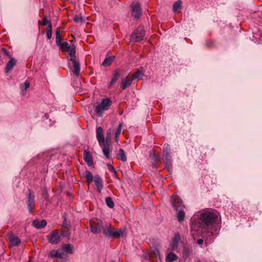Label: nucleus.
<instances>
[{
	"instance_id": "nucleus-7",
	"label": "nucleus",
	"mask_w": 262,
	"mask_h": 262,
	"mask_svg": "<svg viewBox=\"0 0 262 262\" xmlns=\"http://www.w3.org/2000/svg\"><path fill=\"white\" fill-rule=\"evenodd\" d=\"M132 16L135 19H138L142 15V10L138 2L134 1L130 5Z\"/></svg>"
},
{
	"instance_id": "nucleus-32",
	"label": "nucleus",
	"mask_w": 262,
	"mask_h": 262,
	"mask_svg": "<svg viewBox=\"0 0 262 262\" xmlns=\"http://www.w3.org/2000/svg\"><path fill=\"white\" fill-rule=\"evenodd\" d=\"M113 130L111 128L108 129L107 130L106 136L105 139L104 143L111 144L112 141V134Z\"/></svg>"
},
{
	"instance_id": "nucleus-35",
	"label": "nucleus",
	"mask_w": 262,
	"mask_h": 262,
	"mask_svg": "<svg viewBox=\"0 0 262 262\" xmlns=\"http://www.w3.org/2000/svg\"><path fill=\"white\" fill-rule=\"evenodd\" d=\"M56 43L57 45H59V42L61 41V37L60 35V28L58 27L56 29Z\"/></svg>"
},
{
	"instance_id": "nucleus-12",
	"label": "nucleus",
	"mask_w": 262,
	"mask_h": 262,
	"mask_svg": "<svg viewBox=\"0 0 262 262\" xmlns=\"http://www.w3.org/2000/svg\"><path fill=\"white\" fill-rule=\"evenodd\" d=\"M96 137L99 142L100 146H102V143L105 142V138L103 136V129L101 127L99 126L96 129Z\"/></svg>"
},
{
	"instance_id": "nucleus-45",
	"label": "nucleus",
	"mask_w": 262,
	"mask_h": 262,
	"mask_svg": "<svg viewBox=\"0 0 262 262\" xmlns=\"http://www.w3.org/2000/svg\"><path fill=\"white\" fill-rule=\"evenodd\" d=\"M2 52L6 55L8 56L9 57H10V55L9 54V52L8 51L5 49V48H2Z\"/></svg>"
},
{
	"instance_id": "nucleus-3",
	"label": "nucleus",
	"mask_w": 262,
	"mask_h": 262,
	"mask_svg": "<svg viewBox=\"0 0 262 262\" xmlns=\"http://www.w3.org/2000/svg\"><path fill=\"white\" fill-rule=\"evenodd\" d=\"M111 104L112 101L110 99L105 98L102 99L100 104L94 106L95 107V113L99 117H102L103 112L108 110Z\"/></svg>"
},
{
	"instance_id": "nucleus-47",
	"label": "nucleus",
	"mask_w": 262,
	"mask_h": 262,
	"mask_svg": "<svg viewBox=\"0 0 262 262\" xmlns=\"http://www.w3.org/2000/svg\"><path fill=\"white\" fill-rule=\"evenodd\" d=\"M203 238H200L197 240L196 243L199 245H202L203 244V239L204 238L202 237ZM205 240H206L205 238H204ZM207 243H208L206 241H205Z\"/></svg>"
},
{
	"instance_id": "nucleus-17",
	"label": "nucleus",
	"mask_w": 262,
	"mask_h": 262,
	"mask_svg": "<svg viewBox=\"0 0 262 262\" xmlns=\"http://www.w3.org/2000/svg\"><path fill=\"white\" fill-rule=\"evenodd\" d=\"M47 225V222L45 220L40 221L38 220H34L32 222V226L37 229H40L45 227Z\"/></svg>"
},
{
	"instance_id": "nucleus-11",
	"label": "nucleus",
	"mask_w": 262,
	"mask_h": 262,
	"mask_svg": "<svg viewBox=\"0 0 262 262\" xmlns=\"http://www.w3.org/2000/svg\"><path fill=\"white\" fill-rule=\"evenodd\" d=\"M94 181L97 188L98 192H101L103 188V181L98 175H95L94 177Z\"/></svg>"
},
{
	"instance_id": "nucleus-23",
	"label": "nucleus",
	"mask_w": 262,
	"mask_h": 262,
	"mask_svg": "<svg viewBox=\"0 0 262 262\" xmlns=\"http://www.w3.org/2000/svg\"><path fill=\"white\" fill-rule=\"evenodd\" d=\"M110 144L107 143H102L103 145V148H102V152L104 155L105 156V157L107 159H110V153L111 151V150L110 149Z\"/></svg>"
},
{
	"instance_id": "nucleus-19",
	"label": "nucleus",
	"mask_w": 262,
	"mask_h": 262,
	"mask_svg": "<svg viewBox=\"0 0 262 262\" xmlns=\"http://www.w3.org/2000/svg\"><path fill=\"white\" fill-rule=\"evenodd\" d=\"M9 246L10 247L12 246H17L19 245L21 242L20 239L17 236H10L9 238Z\"/></svg>"
},
{
	"instance_id": "nucleus-15",
	"label": "nucleus",
	"mask_w": 262,
	"mask_h": 262,
	"mask_svg": "<svg viewBox=\"0 0 262 262\" xmlns=\"http://www.w3.org/2000/svg\"><path fill=\"white\" fill-rule=\"evenodd\" d=\"M181 241V236L180 234H177L173 237L172 243L171 244V247L172 250H176L178 247L179 242Z\"/></svg>"
},
{
	"instance_id": "nucleus-31",
	"label": "nucleus",
	"mask_w": 262,
	"mask_h": 262,
	"mask_svg": "<svg viewBox=\"0 0 262 262\" xmlns=\"http://www.w3.org/2000/svg\"><path fill=\"white\" fill-rule=\"evenodd\" d=\"M149 157L156 162L159 161L161 159L160 156L157 154L155 150H152L150 152Z\"/></svg>"
},
{
	"instance_id": "nucleus-5",
	"label": "nucleus",
	"mask_w": 262,
	"mask_h": 262,
	"mask_svg": "<svg viewBox=\"0 0 262 262\" xmlns=\"http://www.w3.org/2000/svg\"><path fill=\"white\" fill-rule=\"evenodd\" d=\"M145 31L142 26L138 27L131 34L130 40L132 41L140 42L144 39Z\"/></svg>"
},
{
	"instance_id": "nucleus-6",
	"label": "nucleus",
	"mask_w": 262,
	"mask_h": 262,
	"mask_svg": "<svg viewBox=\"0 0 262 262\" xmlns=\"http://www.w3.org/2000/svg\"><path fill=\"white\" fill-rule=\"evenodd\" d=\"M106 224L107 223H104L101 220L97 222L93 221L91 224V232L94 234H98L101 232L103 233Z\"/></svg>"
},
{
	"instance_id": "nucleus-21",
	"label": "nucleus",
	"mask_w": 262,
	"mask_h": 262,
	"mask_svg": "<svg viewBox=\"0 0 262 262\" xmlns=\"http://www.w3.org/2000/svg\"><path fill=\"white\" fill-rule=\"evenodd\" d=\"M133 78H128L126 77L125 79H122L121 82V88L122 90H125L127 86L130 85L133 82Z\"/></svg>"
},
{
	"instance_id": "nucleus-1",
	"label": "nucleus",
	"mask_w": 262,
	"mask_h": 262,
	"mask_svg": "<svg viewBox=\"0 0 262 262\" xmlns=\"http://www.w3.org/2000/svg\"><path fill=\"white\" fill-rule=\"evenodd\" d=\"M196 216L198 220L195 221V224L202 229L201 236L208 243H212L213 235L218 233L217 228L214 225L218 219L217 212L206 209L199 211Z\"/></svg>"
},
{
	"instance_id": "nucleus-49",
	"label": "nucleus",
	"mask_w": 262,
	"mask_h": 262,
	"mask_svg": "<svg viewBox=\"0 0 262 262\" xmlns=\"http://www.w3.org/2000/svg\"><path fill=\"white\" fill-rule=\"evenodd\" d=\"M42 20H38V25H41Z\"/></svg>"
},
{
	"instance_id": "nucleus-27",
	"label": "nucleus",
	"mask_w": 262,
	"mask_h": 262,
	"mask_svg": "<svg viewBox=\"0 0 262 262\" xmlns=\"http://www.w3.org/2000/svg\"><path fill=\"white\" fill-rule=\"evenodd\" d=\"M48 256L51 258H62V257L60 253L59 252L58 250H52L49 253Z\"/></svg>"
},
{
	"instance_id": "nucleus-43",
	"label": "nucleus",
	"mask_w": 262,
	"mask_h": 262,
	"mask_svg": "<svg viewBox=\"0 0 262 262\" xmlns=\"http://www.w3.org/2000/svg\"><path fill=\"white\" fill-rule=\"evenodd\" d=\"M50 21H51L50 20ZM49 21H48L47 20V17L45 16L43 17V18L42 19L41 25H42V26H46V25H48V26L49 25Z\"/></svg>"
},
{
	"instance_id": "nucleus-33",
	"label": "nucleus",
	"mask_w": 262,
	"mask_h": 262,
	"mask_svg": "<svg viewBox=\"0 0 262 262\" xmlns=\"http://www.w3.org/2000/svg\"><path fill=\"white\" fill-rule=\"evenodd\" d=\"M181 4L182 2L181 1H177L174 3L172 7L174 12L177 13L179 12V9L181 8Z\"/></svg>"
},
{
	"instance_id": "nucleus-48",
	"label": "nucleus",
	"mask_w": 262,
	"mask_h": 262,
	"mask_svg": "<svg viewBox=\"0 0 262 262\" xmlns=\"http://www.w3.org/2000/svg\"><path fill=\"white\" fill-rule=\"evenodd\" d=\"M213 42L212 41H207V42H206V46L207 47H211V46H212V45H213Z\"/></svg>"
},
{
	"instance_id": "nucleus-46",
	"label": "nucleus",
	"mask_w": 262,
	"mask_h": 262,
	"mask_svg": "<svg viewBox=\"0 0 262 262\" xmlns=\"http://www.w3.org/2000/svg\"><path fill=\"white\" fill-rule=\"evenodd\" d=\"M107 167L110 171H111L112 172H116V170H115V168L112 165L108 164Z\"/></svg>"
},
{
	"instance_id": "nucleus-10",
	"label": "nucleus",
	"mask_w": 262,
	"mask_h": 262,
	"mask_svg": "<svg viewBox=\"0 0 262 262\" xmlns=\"http://www.w3.org/2000/svg\"><path fill=\"white\" fill-rule=\"evenodd\" d=\"M61 235L58 230L53 231L47 235V238L49 243L52 244H57L60 241Z\"/></svg>"
},
{
	"instance_id": "nucleus-13",
	"label": "nucleus",
	"mask_w": 262,
	"mask_h": 262,
	"mask_svg": "<svg viewBox=\"0 0 262 262\" xmlns=\"http://www.w3.org/2000/svg\"><path fill=\"white\" fill-rule=\"evenodd\" d=\"M121 74V71L119 69H116L112 74V78L108 84V88H111L112 85L118 80Z\"/></svg>"
},
{
	"instance_id": "nucleus-9",
	"label": "nucleus",
	"mask_w": 262,
	"mask_h": 262,
	"mask_svg": "<svg viewBox=\"0 0 262 262\" xmlns=\"http://www.w3.org/2000/svg\"><path fill=\"white\" fill-rule=\"evenodd\" d=\"M34 193L31 190H28V192L27 194V204L29 209V212L30 213L32 212L34 207L35 206V200Z\"/></svg>"
},
{
	"instance_id": "nucleus-44",
	"label": "nucleus",
	"mask_w": 262,
	"mask_h": 262,
	"mask_svg": "<svg viewBox=\"0 0 262 262\" xmlns=\"http://www.w3.org/2000/svg\"><path fill=\"white\" fill-rule=\"evenodd\" d=\"M63 228L64 229H71V225L67 223L66 222H64L63 223Z\"/></svg>"
},
{
	"instance_id": "nucleus-22",
	"label": "nucleus",
	"mask_w": 262,
	"mask_h": 262,
	"mask_svg": "<svg viewBox=\"0 0 262 262\" xmlns=\"http://www.w3.org/2000/svg\"><path fill=\"white\" fill-rule=\"evenodd\" d=\"M184 209H180L178 210H175L177 211L176 216L178 219V221L181 223L184 220L185 213L183 210Z\"/></svg>"
},
{
	"instance_id": "nucleus-36",
	"label": "nucleus",
	"mask_w": 262,
	"mask_h": 262,
	"mask_svg": "<svg viewBox=\"0 0 262 262\" xmlns=\"http://www.w3.org/2000/svg\"><path fill=\"white\" fill-rule=\"evenodd\" d=\"M73 47L70 49V51H68V52H69V55L71 57V61H73V60H76V51L75 46L74 45H73Z\"/></svg>"
},
{
	"instance_id": "nucleus-30",
	"label": "nucleus",
	"mask_w": 262,
	"mask_h": 262,
	"mask_svg": "<svg viewBox=\"0 0 262 262\" xmlns=\"http://www.w3.org/2000/svg\"><path fill=\"white\" fill-rule=\"evenodd\" d=\"M115 58V57L114 56H109L108 57H106L102 62V66L104 67H107L111 65L113 61Z\"/></svg>"
},
{
	"instance_id": "nucleus-38",
	"label": "nucleus",
	"mask_w": 262,
	"mask_h": 262,
	"mask_svg": "<svg viewBox=\"0 0 262 262\" xmlns=\"http://www.w3.org/2000/svg\"><path fill=\"white\" fill-rule=\"evenodd\" d=\"M105 203L107 206L110 208H113L115 204L111 197H106L105 199Z\"/></svg>"
},
{
	"instance_id": "nucleus-4",
	"label": "nucleus",
	"mask_w": 262,
	"mask_h": 262,
	"mask_svg": "<svg viewBox=\"0 0 262 262\" xmlns=\"http://www.w3.org/2000/svg\"><path fill=\"white\" fill-rule=\"evenodd\" d=\"M170 148L168 144H165L163 148L162 159L169 171L172 169V160L170 155Z\"/></svg>"
},
{
	"instance_id": "nucleus-2",
	"label": "nucleus",
	"mask_w": 262,
	"mask_h": 262,
	"mask_svg": "<svg viewBox=\"0 0 262 262\" xmlns=\"http://www.w3.org/2000/svg\"><path fill=\"white\" fill-rule=\"evenodd\" d=\"M126 231L125 227L120 228H115L112 226L111 224L107 223L104 228V235L107 238H119L120 236L123 237L124 234Z\"/></svg>"
},
{
	"instance_id": "nucleus-34",
	"label": "nucleus",
	"mask_w": 262,
	"mask_h": 262,
	"mask_svg": "<svg viewBox=\"0 0 262 262\" xmlns=\"http://www.w3.org/2000/svg\"><path fill=\"white\" fill-rule=\"evenodd\" d=\"M73 246L70 244H63L62 249L64 251L68 254H72L73 253L72 250Z\"/></svg>"
},
{
	"instance_id": "nucleus-50",
	"label": "nucleus",
	"mask_w": 262,
	"mask_h": 262,
	"mask_svg": "<svg viewBox=\"0 0 262 262\" xmlns=\"http://www.w3.org/2000/svg\"><path fill=\"white\" fill-rule=\"evenodd\" d=\"M110 262H116V261L115 260H112Z\"/></svg>"
},
{
	"instance_id": "nucleus-39",
	"label": "nucleus",
	"mask_w": 262,
	"mask_h": 262,
	"mask_svg": "<svg viewBox=\"0 0 262 262\" xmlns=\"http://www.w3.org/2000/svg\"><path fill=\"white\" fill-rule=\"evenodd\" d=\"M190 253V250L188 248L185 247L183 248V252H182L183 258H184L185 259L187 258L189 256Z\"/></svg>"
},
{
	"instance_id": "nucleus-18",
	"label": "nucleus",
	"mask_w": 262,
	"mask_h": 262,
	"mask_svg": "<svg viewBox=\"0 0 262 262\" xmlns=\"http://www.w3.org/2000/svg\"><path fill=\"white\" fill-rule=\"evenodd\" d=\"M83 158L89 166H92L93 164L92 157L89 151H84Z\"/></svg>"
},
{
	"instance_id": "nucleus-29",
	"label": "nucleus",
	"mask_w": 262,
	"mask_h": 262,
	"mask_svg": "<svg viewBox=\"0 0 262 262\" xmlns=\"http://www.w3.org/2000/svg\"><path fill=\"white\" fill-rule=\"evenodd\" d=\"M178 258V256L173 252L169 253L166 257V260L168 262H173Z\"/></svg>"
},
{
	"instance_id": "nucleus-25",
	"label": "nucleus",
	"mask_w": 262,
	"mask_h": 262,
	"mask_svg": "<svg viewBox=\"0 0 262 262\" xmlns=\"http://www.w3.org/2000/svg\"><path fill=\"white\" fill-rule=\"evenodd\" d=\"M83 177L86 178V183L90 185L93 181L94 177L92 173L89 170H85L83 172Z\"/></svg>"
},
{
	"instance_id": "nucleus-40",
	"label": "nucleus",
	"mask_w": 262,
	"mask_h": 262,
	"mask_svg": "<svg viewBox=\"0 0 262 262\" xmlns=\"http://www.w3.org/2000/svg\"><path fill=\"white\" fill-rule=\"evenodd\" d=\"M71 229H63L61 232L60 233L61 236L63 237H69L71 235Z\"/></svg>"
},
{
	"instance_id": "nucleus-37",
	"label": "nucleus",
	"mask_w": 262,
	"mask_h": 262,
	"mask_svg": "<svg viewBox=\"0 0 262 262\" xmlns=\"http://www.w3.org/2000/svg\"><path fill=\"white\" fill-rule=\"evenodd\" d=\"M122 129V124L120 123L118 126V128L115 132V139L116 142H118L119 140V135L121 134V130Z\"/></svg>"
},
{
	"instance_id": "nucleus-20",
	"label": "nucleus",
	"mask_w": 262,
	"mask_h": 262,
	"mask_svg": "<svg viewBox=\"0 0 262 262\" xmlns=\"http://www.w3.org/2000/svg\"><path fill=\"white\" fill-rule=\"evenodd\" d=\"M145 69L143 67H140L132 75L133 79H140L144 75Z\"/></svg>"
},
{
	"instance_id": "nucleus-14",
	"label": "nucleus",
	"mask_w": 262,
	"mask_h": 262,
	"mask_svg": "<svg viewBox=\"0 0 262 262\" xmlns=\"http://www.w3.org/2000/svg\"><path fill=\"white\" fill-rule=\"evenodd\" d=\"M17 60L14 58L11 57L10 60L7 63L5 69V72L8 73L12 70L14 66L16 64Z\"/></svg>"
},
{
	"instance_id": "nucleus-26",
	"label": "nucleus",
	"mask_w": 262,
	"mask_h": 262,
	"mask_svg": "<svg viewBox=\"0 0 262 262\" xmlns=\"http://www.w3.org/2000/svg\"><path fill=\"white\" fill-rule=\"evenodd\" d=\"M117 158L123 162H125L127 160L125 151L122 148H120L119 149V152L117 155Z\"/></svg>"
},
{
	"instance_id": "nucleus-42",
	"label": "nucleus",
	"mask_w": 262,
	"mask_h": 262,
	"mask_svg": "<svg viewBox=\"0 0 262 262\" xmlns=\"http://www.w3.org/2000/svg\"><path fill=\"white\" fill-rule=\"evenodd\" d=\"M74 20L76 23L82 22L84 21L82 17L81 16H79V15H76L74 18Z\"/></svg>"
},
{
	"instance_id": "nucleus-28",
	"label": "nucleus",
	"mask_w": 262,
	"mask_h": 262,
	"mask_svg": "<svg viewBox=\"0 0 262 262\" xmlns=\"http://www.w3.org/2000/svg\"><path fill=\"white\" fill-rule=\"evenodd\" d=\"M46 35L48 40L51 38L52 36V27L51 21H49V25L46 30Z\"/></svg>"
},
{
	"instance_id": "nucleus-8",
	"label": "nucleus",
	"mask_w": 262,
	"mask_h": 262,
	"mask_svg": "<svg viewBox=\"0 0 262 262\" xmlns=\"http://www.w3.org/2000/svg\"><path fill=\"white\" fill-rule=\"evenodd\" d=\"M170 202L174 210L184 209L185 208L183 201L177 194H173L170 198Z\"/></svg>"
},
{
	"instance_id": "nucleus-24",
	"label": "nucleus",
	"mask_w": 262,
	"mask_h": 262,
	"mask_svg": "<svg viewBox=\"0 0 262 262\" xmlns=\"http://www.w3.org/2000/svg\"><path fill=\"white\" fill-rule=\"evenodd\" d=\"M73 63L74 70L73 72L77 76H78L80 74V63L76 60H73L72 61Z\"/></svg>"
},
{
	"instance_id": "nucleus-41",
	"label": "nucleus",
	"mask_w": 262,
	"mask_h": 262,
	"mask_svg": "<svg viewBox=\"0 0 262 262\" xmlns=\"http://www.w3.org/2000/svg\"><path fill=\"white\" fill-rule=\"evenodd\" d=\"M29 86V82L28 81H26L24 83L20 84L21 89L23 90H26Z\"/></svg>"
},
{
	"instance_id": "nucleus-16",
	"label": "nucleus",
	"mask_w": 262,
	"mask_h": 262,
	"mask_svg": "<svg viewBox=\"0 0 262 262\" xmlns=\"http://www.w3.org/2000/svg\"><path fill=\"white\" fill-rule=\"evenodd\" d=\"M57 46L59 47L60 49L63 52H68V51H70L73 47V45H70L66 41H64L63 42L61 41L59 42V45Z\"/></svg>"
}]
</instances>
